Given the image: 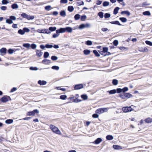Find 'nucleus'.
Returning <instances> with one entry per match:
<instances>
[{"label":"nucleus","mask_w":152,"mask_h":152,"mask_svg":"<svg viewBox=\"0 0 152 152\" xmlns=\"http://www.w3.org/2000/svg\"><path fill=\"white\" fill-rule=\"evenodd\" d=\"M50 129L53 133L59 135L61 134V133L60 130L55 126L52 124L50 125Z\"/></svg>","instance_id":"nucleus-1"},{"label":"nucleus","mask_w":152,"mask_h":152,"mask_svg":"<svg viewBox=\"0 0 152 152\" xmlns=\"http://www.w3.org/2000/svg\"><path fill=\"white\" fill-rule=\"evenodd\" d=\"M11 99L9 96H3L0 98V104L1 103H6L9 101H11Z\"/></svg>","instance_id":"nucleus-2"},{"label":"nucleus","mask_w":152,"mask_h":152,"mask_svg":"<svg viewBox=\"0 0 152 152\" xmlns=\"http://www.w3.org/2000/svg\"><path fill=\"white\" fill-rule=\"evenodd\" d=\"M39 110L37 109H35L32 111H29L27 112L26 113V116H34L36 114L39 113Z\"/></svg>","instance_id":"nucleus-3"},{"label":"nucleus","mask_w":152,"mask_h":152,"mask_svg":"<svg viewBox=\"0 0 152 152\" xmlns=\"http://www.w3.org/2000/svg\"><path fill=\"white\" fill-rule=\"evenodd\" d=\"M122 110L123 112L126 113L133 111L134 109L131 106H124L122 107Z\"/></svg>","instance_id":"nucleus-4"},{"label":"nucleus","mask_w":152,"mask_h":152,"mask_svg":"<svg viewBox=\"0 0 152 152\" xmlns=\"http://www.w3.org/2000/svg\"><path fill=\"white\" fill-rule=\"evenodd\" d=\"M68 99L70 100V101H69V102H68V103L72 102L78 103L82 101V100L78 99L77 97V98H74V97H69Z\"/></svg>","instance_id":"nucleus-5"},{"label":"nucleus","mask_w":152,"mask_h":152,"mask_svg":"<svg viewBox=\"0 0 152 152\" xmlns=\"http://www.w3.org/2000/svg\"><path fill=\"white\" fill-rule=\"evenodd\" d=\"M108 110L107 108L103 107L99 108L95 111V113L101 114L104 112H106Z\"/></svg>","instance_id":"nucleus-6"},{"label":"nucleus","mask_w":152,"mask_h":152,"mask_svg":"<svg viewBox=\"0 0 152 152\" xmlns=\"http://www.w3.org/2000/svg\"><path fill=\"white\" fill-rule=\"evenodd\" d=\"M21 16L23 18H26L28 20H32L34 18V16L28 15L24 13H22L21 14Z\"/></svg>","instance_id":"nucleus-7"},{"label":"nucleus","mask_w":152,"mask_h":152,"mask_svg":"<svg viewBox=\"0 0 152 152\" xmlns=\"http://www.w3.org/2000/svg\"><path fill=\"white\" fill-rule=\"evenodd\" d=\"M128 90V87H125L123 88V89H121L120 88H117L116 90V92L118 93H120L121 92H123L124 94L125 93V92Z\"/></svg>","instance_id":"nucleus-8"},{"label":"nucleus","mask_w":152,"mask_h":152,"mask_svg":"<svg viewBox=\"0 0 152 152\" xmlns=\"http://www.w3.org/2000/svg\"><path fill=\"white\" fill-rule=\"evenodd\" d=\"M83 85L82 84L76 85L74 88L75 90H78L82 88H83Z\"/></svg>","instance_id":"nucleus-9"},{"label":"nucleus","mask_w":152,"mask_h":152,"mask_svg":"<svg viewBox=\"0 0 152 152\" xmlns=\"http://www.w3.org/2000/svg\"><path fill=\"white\" fill-rule=\"evenodd\" d=\"M66 31V28H61L59 29H58L56 31V32L57 33H64Z\"/></svg>","instance_id":"nucleus-10"},{"label":"nucleus","mask_w":152,"mask_h":152,"mask_svg":"<svg viewBox=\"0 0 152 152\" xmlns=\"http://www.w3.org/2000/svg\"><path fill=\"white\" fill-rule=\"evenodd\" d=\"M102 141L101 138L99 137L96 139L93 142V143L95 144H99Z\"/></svg>","instance_id":"nucleus-11"},{"label":"nucleus","mask_w":152,"mask_h":152,"mask_svg":"<svg viewBox=\"0 0 152 152\" xmlns=\"http://www.w3.org/2000/svg\"><path fill=\"white\" fill-rule=\"evenodd\" d=\"M113 148L115 150H118L122 149V147L120 145H114L113 146Z\"/></svg>","instance_id":"nucleus-12"},{"label":"nucleus","mask_w":152,"mask_h":152,"mask_svg":"<svg viewBox=\"0 0 152 152\" xmlns=\"http://www.w3.org/2000/svg\"><path fill=\"white\" fill-rule=\"evenodd\" d=\"M139 50L140 51L144 52H148V49L146 47H144V48H139Z\"/></svg>","instance_id":"nucleus-13"},{"label":"nucleus","mask_w":152,"mask_h":152,"mask_svg":"<svg viewBox=\"0 0 152 152\" xmlns=\"http://www.w3.org/2000/svg\"><path fill=\"white\" fill-rule=\"evenodd\" d=\"M38 83L40 85H44L47 84V82L44 80H39L38 82Z\"/></svg>","instance_id":"nucleus-14"},{"label":"nucleus","mask_w":152,"mask_h":152,"mask_svg":"<svg viewBox=\"0 0 152 152\" xmlns=\"http://www.w3.org/2000/svg\"><path fill=\"white\" fill-rule=\"evenodd\" d=\"M13 120L12 119H9L6 120L5 123L7 124H10L13 123Z\"/></svg>","instance_id":"nucleus-15"},{"label":"nucleus","mask_w":152,"mask_h":152,"mask_svg":"<svg viewBox=\"0 0 152 152\" xmlns=\"http://www.w3.org/2000/svg\"><path fill=\"white\" fill-rule=\"evenodd\" d=\"M145 121L147 123H151L152 122V118H148L145 119Z\"/></svg>","instance_id":"nucleus-16"},{"label":"nucleus","mask_w":152,"mask_h":152,"mask_svg":"<svg viewBox=\"0 0 152 152\" xmlns=\"http://www.w3.org/2000/svg\"><path fill=\"white\" fill-rule=\"evenodd\" d=\"M106 139L107 140H112L113 138V136L111 135H107L106 137Z\"/></svg>","instance_id":"nucleus-17"},{"label":"nucleus","mask_w":152,"mask_h":152,"mask_svg":"<svg viewBox=\"0 0 152 152\" xmlns=\"http://www.w3.org/2000/svg\"><path fill=\"white\" fill-rule=\"evenodd\" d=\"M36 54L37 55L40 57L43 54V52H42L38 50H36Z\"/></svg>","instance_id":"nucleus-18"},{"label":"nucleus","mask_w":152,"mask_h":152,"mask_svg":"<svg viewBox=\"0 0 152 152\" xmlns=\"http://www.w3.org/2000/svg\"><path fill=\"white\" fill-rule=\"evenodd\" d=\"M100 53L103 56H106L107 55H109L110 54V53H106L105 52H103V51H101Z\"/></svg>","instance_id":"nucleus-19"},{"label":"nucleus","mask_w":152,"mask_h":152,"mask_svg":"<svg viewBox=\"0 0 152 152\" xmlns=\"http://www.w3.org/2000/svg\"><path fill=\"white\" fill-rule=\"evenodd\" d=\"M121 14L122 15L126 14L128 16H129L130 15V13L127 11H124L121 12Z\"/></svg>","instance_id":"nucleus-20"},{"label":"nucleus","mask_w":152,"mask_h":152,"mask_svg":"<svg viewBox=\"0 0 152 152\" xmlns=\"http://www.w3.org/2000/svg\"><path fill=\"white\" fill-rule=\"evenodd\" d=\"M84 54L86 55H89L90 53V51L89 50L86 49L83 51Z\"/></svg>","instance_id":"nucleus-21"},{"label":"nucleus","mask_w":152,"mask_h":152,"mask_svg":"<svg viewBox=\"0 0 152 152\" xmlns=\"http://www.w3.org/2000/svg\"><path fill=\"white\" fill-rule=\"evenodd\" d=\"M72 28L70 27H66V31L69 33H71L72 32Z\"/></svg>","instance_id":"nucleus-22"},{"label":"nucleus","mask_w":152,"mask_h":152,"mask_svg":"<svg viewBox=\"0 0 152 152\" xmlns=\"http://www.w3.org/2000/svg\"><path fill=\"white\" fill-rule=\"evenodd\" d=\"M119 9V8L118 7L115 8L114 10L113 14L114 15H116L118 13Z\"/></svg>","instance_id":"nucleus-23"},{"label":"nucleus","mask_w":152,"mask_h":152,"mask_svg":"<svg viewBox=\"0 0 152 152\" xmlns=\"http://www.w3.org/2000/svg\"><path fill=\"white\" fill-rule=\"evenodd\" d=\"M110 23L112 24H117L119 26L121 25L119 23V22L118 21H114L111 22H110Z\"/></svg>","instance_id":"nucleus-24"},{"label":"nucleus","mask_w":152,"mask_h":152,"mask_svg":"<svg viewBox=\"0 0 152 152\" xmlns=\"http://www.w3.org/2000/svg\"><path fill=\"white\" fill-rule=\"evenodd\" d=\"M11 7L13 9H16L18 7V6L16 4H14L12 5Z\"/></svg>","instance_id":"nucleus-25"},{"label":"nucleus","mask_w":152,"mask_h":152,"mask_svg":"<svg viewBox=\"0 0 152 152\" xmlns=\"http://www.w3.org/2000/svg\"><path fill=\"white\" fill-rule=\"evenodd\" d=\"M6 49L5 48H2L0 50V52L1 53H6Z\"/></svg>","instance_id":"nucleus-26"},{"label":"nucleus","mask_w":152,"mask_h":152,"mask_svg":"<svg viewBox=\"0 0 152 152\" xmlns=\"http://www.w3.org/2000/svg\"><path fill=\"white\" fill-rule=\"evenodd\" d=\"M18 33L21 35H23L25 33L24 30L20 29L18 31Z\"/></svg>","instance_id":"nucleus-27"},{"label":"nucleus","mask_w":152,"mask_h":152,"mask_svg":"<svg viewBox=\"0 0 152 152\" xmlns=\"http://www.w3.org/2000/svg\"><path fill=\"white\" fill-rule=\"evenodd\" d=\"M74 7L72 6H69L68 8V11L70 12H72L74 10Z\"/></svg>","instance_id":"nucleus-28"},{"label":"nucleus","mask_w":152,"mask_h":152,"mask_svg":"<svg viewBox=\"0 0 152 152\" xmlns=\"http://www.w3.org/2000/svg\"><path fill=\"white\" fill-rule=\"evenodd\" d=\"M93 53L95 54L96 56L99 57L100 55L98 52L96 50H94L93 51Z\"/></svg>","instance_id":"nucleus-29"},{"label":"nucleus","mask_w":152,"mask_h":152,"mask_svg":"<svg viewBox=\"0 0 152 152\" xmlns=\"http://www.w3.org/2000/svg\"><path fill=\"white\" fill-rule=\"evenodd\" d=\"M56 29V28L55 27H51L49 28V31H55Z\"/></svg>","instance_id":"nucleus-30"},{"label":"nucleus","mask_w":152,"mask_h":152,"mask_svg":"<svg viewBox=\"0 0 152 152\" xmlns=\"http://www.w3.org/2000/svg\"><path fill=\"white\" fill-rule=\"evenodd\" d=\"M109 5V2L107 1H104L103 4V5L104 7L107 6H108Z\"/></svg>","instance_id":"nucleus-31"},{"label":"nucleus","mask_w":152,"mask_h":152,"mask_svg":"<svg viewBox=\"0 0 152 152\" xmlns=\"http://www.w3.org/2000/svg\"><path fill=\"white\" fill-rule=\"evenodd\" d=\"M143 14L145 15H150L151 13L149 11H146L143 12Z\"/></svg>","instance_id":"nucleus-32"},{"label":"nucleus","mask_w":152,"mask_h":152,"mask_svg":"<svg viewBox=\"0 0 152 152\" xmlns=\"http://www.w3.org/2000/svg\"><path fill=\"white\" fill-rule=\"evenodd\" d=\"M98 113H94L92 115V117L93 118H97L99 117V115L98 114Z\"/></svg>","instance_id":"nucleus-33"},{"label":"nucleus","mask_w":152,"mask_h":152,"mask_svg":"<svg viewBox=\"0 0 152 152\" xmlns=\"http://www.w3.org/2000/svg\"><path fill=\"white\" fill-rule=\"evenodd\" d=\"M109 92V91H108ZM116 92V90L115 89L113 90L109 91L110 94H113Z\"/></svg>","instance_id":"nucleus-34"},{"label":"nucleus","mask_w":152,"mask_h":152,"mask_svg":"<svg viewBox=\"0 0 152 152\" xmlns=\"http://www.w3.org/2000/svg\"><path fill=\"white\" fill-rule=\"evenodd\" d=\"M119 19L123 22L125 23L127 21L126 19L125 18H120Z\"/></svg>","instance_id":"nucleus-35"},{"label":"nucleus","mask_w":152,"mask_h":152,"mask_svg":"<svg viewBox=\"0 0 152 152\" xmlns=\"http://www.w3.org/2000/svg\"><path fill=\"white\" fill-rule=\"evenodd\" d=\"M118 83V81L116 79L113 80L112 83L113 85H117Z\"/></svg>","instance_id":"nucleus-36"},{"label":"nucleus","mask_w":152,"mask_h":152,"mask_svg":"<svg viewBox=\"0 0 152 152\" xmlns=\"http://www.w3.org/2000/svg\"><path fill=\"white\" fill-rule=\"evenodd\" d=\"M80 16L79 14H76L74 16L75 19L76 20H79L80 18Z\"/></svg>","instance_id":"nucleus-37"},{"label":"nucleus","mask_w":152,"mask_h":152,"mask_svg":"<svg viewBox=\"0 0 152 152\" xmlns=\"http://www.w3.org/2000/svg\"><path fill=\"white\" fill-rule=\"evenodd\" d=\"M86 18H87L86 16L85 15H84L82 16L81 17L80 19L82 21H84L86 20Z\"/></svg>","instance_id":"nucleus-38"},{"label":"nucleus","mask_w":152,"mask_h":152,"mask_svg":"<svg viewBox=\"0 0 152 152\" xmlns=\"http://www.w3.org/2000/svg\"><path fill=\"white\" fill-rule=\"evenodd\" d=\"M98 15L101 18H102L104 16L103 13L102 12H99L98 14Z\"/></svg>","instance_id":"nucleus-39"},{"label":"nucleus","mask_w":152,"mask_h":152,"mask_svg":"<svg viewBox=\"0 0 152 152\" xmlns=\"http://www.w3.org/2000/svg\"><path fill=\"white\" fill-rule=\"evenodd\" d=\"M6 23L10 24L13 23V22L10 19H7L6 20Z\"/></svg>","instance_id":"nucleus-40"},{"label":"nucleus","mask_w":152,"mask_h":152,"mask_svg":"<svg viewBox=\"0 0 152 152\" xmlns=\"http://www.w3.org/2000/svg\"><path fill=\"white\" fill-rule=\"evenodd\" d=\"M23 46L26 48H29L30 47V45L28 43H25L23 44Z\"/></svg>","instance_id":"nucleus-41"},{"label":"nucleus","mask_w":152,"mask_h":152,"mask_svg":"<svg viewBox=\"0 0 152 152\" xmlns=\"http://www.w3.org/2000/svg\"><path fill=\"white\" fill-rule=\"evenodd\" d=\"M92 42L89 40H88L86 42V44L88 45H92Z\"/></svg>","instance_id":"nucleus-42"},{"label":"nucleus","mask_w":152,"mask_h":152,"mask_svg":"<svg viewBox=\"0 0 152 152\" xmlns=\"http://www.w3.org/2000/svg\"><path fill=\"white\" fill-rule=\"evenodd\" d=\"M145 42L147 45H149L151 46H152V42L150 41L147 40L145 41Z\"/></svg>","instance_id":"nucleus-43"},{"label":"nucleus","mask_w":152,"mask_h":152,"mask_svg":"<svg viewBox=\"0 0 152 152\" xmlns=\"http://www.w3.org/2000/svg\"><path fill=\"white\" fill-rule=\"evenodd\" d=\"M67 98V96H60L59 99L62 100H65Z\"/></svg>","instance_id":"nucleus-44"},{"label":"nucleus","mask_w":152,"mask_h":152,"mask_svg":"<svg viewBox=\"0 0 152 152\" xmlns=\"http://www.w3.org/2000/svg\"><path fill=\"white\" fill-rule=\"evenodd\" d=\"M60 14L61 16L64 17L66 15V12L64 11H63L60 13Z\"/></svg>","instance_id":"nucleus-45"},{"label":"nucleus","mask_w":152,"mask_h":152,"mask_svg":"<svg viewBox=\"0 0 152 152\" xmlns=\"http://www.w3.org/2000/svg\"><path fill=\"white\" fill-rule=\"evenodd\" d=\"M23 30H24L25 33V32H28L30 31L28 28L26 27L24 28H23Z\"/></svg>","instance_id":"nucleus-46"},{"label":"nucleus","mask_w":152,"mask_h":152,"mask_svg":"<svg viewBox=\"0 0 152 152\" xmlns=\"http://www.w3.org/2000/svg\"><path fill=\"white\" fill-rule=\"evenodd\" d=\"M52 68L53 69L58 70L59 69V68L58 66H54L52 67Z\"/></svg>","instance_id":"nucleus-47"},{"label":"nucleus","mask_w":152,"mask_h":152,"mask_svg":"<svg viewBox=\"0 0 152 152\" xmlns=\"http://www.w3.org/2000/svg\"><path fill=\"white\" fill-rule=\"evenodd\" d=\"M81 98L84 100L87 99L88 98V96H80Z\"/></svg>","instance_id":"nucleus-48"},{"label":"nucleus","mask_w":152,"mask_h":152,"mask_svg":"<svg viewBox=\"0 0 152 152\" xmlns=\"http://www.w3.org/2000/svg\"><path fill=\"white\" fill-rule=\"evenodd\" d=\"M51 59L53 61H56L57 60L58 57L55 56H53L51 57Z\"/></svg>","instance_id":"nucleus-49"},{"label":"nucleus","mask_w":152,"mask_h":152,"mask_svg":"<svg viewBox=\"0 0 152 152\" xmlns=\"http://www.w3.org/2000/svg\"><path fill=\"white\" fill-rule=\"evenodd\" d=\"M110 17V15L109 13H106L104 15V18H109Z\"/></svg>","instance_id":"nucleus-50"},{"label":"nucleus","mask_w":152,"mask_h":152,"mask_svg":"<svg viewBox=\"0 0 152 152\" xmlns=\"http://www.w3.org/2000/svg\"><path fill=\"white\" fill-rule=\"evenodd\" d=\"M108 50V48L107 47H104L103 48V52H105L106 53H109V52H108L107 51Z\"/></svg>","instance_id":"nucleus-51"},{"label":"nucleus","mask_w":152,"mask_h":152,"mask_svg":"<svg viewBox=\"0 0 152 152\" xmlns=\"http://www.w3.org/2000/svg\"><path fill=\"white\" fill-rule=\"evenodd\" d=\"M85 28V24H82L80 25L79 26V28L80 29H83V28Z\"/></svg>","instance_id":"nucleus-52"},{"label":"nucleus","mask_w":152,"mask_h":152,"mask_svg":"<svg viewBox=\"0 0 152 152\" xmlns=\"http://www.w3.org/2000/svg\"><path fill=\"white\" fill-rule=\"evenodd\" d=\"M30 70H37L38 69L36 67H31L30 68Z\"/></svg>","instance_id":"nucleus-53"},{"label":"nucleus","mask_w":152,"mask_h":152,"mask_svg":"<svg viewBox=\"0 0 152 152\" xmlns=\"http://www.w3.org/2000/svg\"><path fill=\"white\" fill-rule=\"evenodd\" d=\"M30 46H31V48L33 49H35L37 47V45H36L34 44H32L31 45H30Z\"/></svg>","instance_id":"nucleus-54"},{"label":"nucleus","mask_w":152,"mask_h":152,"mask_svg":"<svg viewBox=\"0 0 152 152\" xmlns=\"http://www.w3.org/2000/svg\"><path fill=\"white\" fill-rule=\"evenodd\" d=\"M10 19L12 20H16V18L15 16H10Z\"/></svg>","instance_id":"nucleus-55"},{"label":"nucleus","mask_w":152,"mask_h":152,"mask_svg":"<svg viewBox=\"0 0 152 152\" xmlns=\"http://www.w3.org/2000/svg\"><path fill=\"white\" fill-rule=\"evenodd\" d=\"M8 3V1L6 0H2V3L3 4H5Z\"/></svg>","instance_id":"nucleus-56"},{"label":"nucleus","mask_w":152,"mask_h":152,"mask_svg":"<svg viewBox=\"0 0 152 152\" xmlns=\"http://www.w3.org/2000/svg\"><path fill=\"white\" fill-rule=\"evenodd\" d=\"M59 33H56V34H53V37L54 38H56L59 36Z\"/></svg>","instance_id":"nucleus-57"},{"label":"nucleus","mask_w":152,"mask_h":152,"mask_svg":"<svg viewBox=\"0 0 152 152\" xmlns=\"http://www.w3.org/2000/svg\"><path fill=\"white\" fill-rule=\"evenodd\" d=\"M113 45L115 46H117L118 44V41L117 40H115L113 42Z\"/></svg>","instance_id":"nucleus-58"},{"label":"nucleus","mask_w":152,"mask_h":152,"mask_svg":"<svg viewBox=\"0 0 152 152\" xmlns=\"http://www.w3.org/2000/svg\"><path fill=\"white\" fill-rule=\"evenodd\" d=\"M149 4H148L147 2H144L143 3L142 5V7H145V6H148L149 5Z\"/></svg>","instance_id":"nucleus-59"},{"label":"nucleus","mask_w":152,"mask_h":152,"mask_svg":"<svg viewBox=\"0 0 152 152\" xmlns=\"http://www.w3.org/2000/svg\"><path fill=\"white\" fill-rule=\"evenodd\" d=\"M32 118V117H26L24 118H23L22 119L23 120H28L31 118Z\"/></svg>","instance_id":"nucleus-60"},{"label":"nucleus","mask_w":152,"mask_h":152,"mask_svg":"<svg viewBox=\"0 0 152 152\" xmlns=\"http://www.w3.org/2000/svg\"><path fill=\"white\" fill-rule=\"evenodd\" d=\"M7 9V7L6 6H3L1 7V9L2 10H5Z\"/></svg>","instance_id":"nucleus-61"},{"label":"nucleus","mask_w":152,"mask_h":152,"mask_svg":"<svg viewBox=\"0 0 152 152\" xmlns=\"http://www.w3.org/2000/svg\"><path fill=\"white\" fill-rule=\"evenodd\" d=\"M45 47L46 48H48V44H46L45 45V46L43 45H41L40 46V47L42 49H44Z\"/></svg>","instance_id":"nucleus-62"},{"label":"nucleus","mask_w":152,"mask_h":152,"mask_svg":"<svg viewBox=\"0 0 152 152\" xmlns=\"http://www.w3.org/2000/svg\"><path fill=\"white\" fill-rule=\"evenodd\" d=\"M0 143H1V142L4 141V140H5V138L1 136L0 137Z\"/></svg>","instance_id":"nucleus-63"},{"label":"nucleus","mask_w":152,"mask_h":152,"mask_svg":"<svg viewBox=\"0 0 152 152\" xmlns=\"http://www.w3.org/2000/svg\"><path fill=\"white\" fill-rule=\"evenodd\" d=\"M17 88L15 87H14L11 90L10 92H12L17 90Z\"/></svg>","instance_id":"nucleus-64"}]
</instances>
